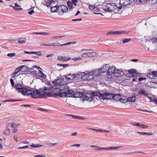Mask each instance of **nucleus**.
<instances>
[{"mask_svg":"<svg viewBox=\"0 0 157 157\" xmlns=\"http://www.w3.org/2000/svg\"><path fill=\"white\" fill-rule=\"evenodd\" d=\"M33 94H34V95H33V98H42L46 96L54 97L53 92H50L47 93L43 91V89L41 88L39 89L38 90H34Z\"/></svg>","mask_w":157,"mask_h":157,"instance_id":"f257e3e1","label":"nucleus"},{"mask_svg":"<svg viewBox=\"0 0 157 157\" xmlns=\"http://www.w3.org/2000/svg\"><path fill=\"white\" fill-rule=\"evenodd\" d=\"M16 91L18 93H22V94L25 96L30 95L33 98V92L34 90H28L25 87H23V85L21 84L17 83L15 86Z\"/></svg>","mask_w":157,"mask_h":157,"instance_id":"f03ea898","label":"nucleus"},{"mask_svg":"<svg viewBox=\"0 0 157 157\" xmlns=\"http://www.w3.org/2000/svg\"><path fill=\"white\" fill-rule=\"evenodd\" d=\"M128 73L126 75V76L128 77L131 76L132 77H134L136 76H140L141 74L137 72V70L135 69H131L128 70Z\"/></svg>","mask_w":157,"mask_h":157,"instance_id":"7ed1b4c3","label":"nucleus"},{"mask_svg":"<svg viewBox=\"0 0 157 157\" xmlns=\"http://www.w3.org/2000/svg\"><path fill=\"white\" fill-rule=\"evenodd\" d=\"M114 94H110L109 93H106L102 94L103 98L102 99H109L113 98Z\"/></svg>","mask_w":157,"mask_h":157,"instance_id":"20e7f679","label":"nucleus"},{"mask_svg":"<svg viewBox=\"0 0 157 157\" xmlns=\"http://www.w3.org/2000/svg\"><path fill=\"white\" fill-rule=\"evenodd\" d=\"M132 0H120V4L121 6H124L130 5L132 2Z\"/></svg>","mask_w":157,"mask_h":157,"instance_id":"39448f33","label":"nucleus"},{"mask_svg":"<svg viewBox=\"0 0 157 157\" xmlns=\"http://www.w3.org/2000/svg\"><path fill=\"white\" fill-rule=\"evenodd\" d=\"M116 68L114 66L109 67L107 71V74L108 75H114Z\"/></svg>","mask_w":157,"mask_h":157,"instance_id":"423d86ee","label":"nucleus"},{"mask_svg":"<svg viewBox=\"0 0 157 157\" xmlns=\"http://www.w3.org/2000/svg\"><path fill=\"white\" fill-rule=\"evenodd\" d=\"M125 32L123 31H109L107 33V35L113 34L114 35H120L124 34Z\"/></svg>","mask_w":157,"mask_h":157,"instance_id":"0eeeda50","label":"nucleus"},{"mask_svg":"<svg viewBox=\"0 0 157 157\" xmlns=\"http://www.w3.org/2000/svg\"><path fill=\"white\" fill-rule=\"evenodd\" d=\"M102 95V94L98 92H93L91 94H90L92 99L94 98V96L98 97L100 99H102V98H103Z\"/></svg>","mask_w":157,"mask_h":157,"instance_id":"6e6552de","label":"nucleus"},{"mask_svg":"<svg viewBox=\"0 0 157 157\" xmlns=\"http://www.w3.org/2000/svg\"><path fill=\"white\" fill-rule=\"evenodd\" d=\"M85 79L87 80H92L94 77L93 72H90L88 74H86L85 75Z\"/></svg>","mask_w":157,"mask_h":157,"instance_id":"1a4fd4ad","label":"nucleus"},{"mask_svg":"<svg viewBox=\"0 0 157 157\" xmlns=\"http://www.w3.org/2000/svg\"><path fill=\"white\" fill-rule=\"evenodd\" d=\"M75 75L76 78H81L82 79H85L86 73L84 72H78L75 74Z\"/></svg>","mask_w":157,"mask_h":157,"instance_id":"9d476101","label":"nucleus"},{"mask_svg":"<svg viewBox=\"0 0 157 157\" xmlns=\"http://www.w3.org/2000/svg\"><path fill=\"white\" fill-rule=\"evenodd\" d=\"M83 94L81 92H77L73 94L72 95L68 96V97H74L76 98H79L82 99Z\"/></svg>","mask_w":157,"mask_h":157,"instance_id":"9b49d317","label":"nucleus"},{"mask_svg":"<svg viewBox=\"0 0 157 157\" xmlns=\"http://www.w3.org/2000/svg\"><path fill=\"white\" fill-rule=\"evenodd\" d=\"M24 67H26L25 65H22L20 66L19 67L16 68L14 71V72L13 73V77H14V76H15L18 72H19L20 71H24V70H23V69Z\"/></svg>","mask_w":157,"mask_h":157,"instance_id":"f8f14e48","label":"nucleus"},{"mask_svg":"<svg viewBox=\"0 0 157 157\" xmlns=\"http://www.w3.org/2000/svg\"><path fill=\"white\" fill-rule=\"evenodd\" d=\"M124 74V73L122 71L116 69L114 75L116 77H119L121 76L122 75H123Z\"/></svg>","mask_w":157,"mask_h":157,"instance_id":"ddd939ff","label":"nucleus"},{"mask_svg":"<svg viewBox=\"0 0 157 157\" xmlns=\"http://www.w3.org/2000/svg\"><path fill=\"white\" fill-rule=\"evenodd\" d=\"M147 76L151 78H154L157 77V71H153L151 73L148 74Z\"/></svg>","mask_w":157,"mask_h":157,"instance_id":"4468645a","label":"nucleus"},{"mask_svg":"<svg viewBox=\"0 0 157 157\" xmlns=\"http://www.w3.org/2000/svg\"><path fill=\"white\" fill-rule=\"evenodd\" d=\"M122 146L117 147H99V150H115L117 149L120 148L122 147Z\"/></svg>","mask_w":157,"mask_h":157,"instance_id":"2eb2a0df","label":"nucleus"},{"mask_svg":"<svg viewBox=\"0 0 157 157\" xmlns=\"http://www.w3.org/2000/svg\"><path fill=\"white\" fill-rule=\"evenodd\" d=\"M71 59L70 57H67L62 56H59L58 57V59L61 61L65 62L68 61Z\"/></svg>","mask_w":157,"mask_h":157,"instance_id":"dca6fc26","label":"nucleus"},{"mask_svg":"<svg viewBox=\"0 0 157 157\" xmlns=\"http://www.w3.org/2000/svg\"><path fill=\"white\" fill-rule=\"evenodd\" d=\"M59 11L61 10L63 13L66 12L68 10L67 7L63 5L58 6Z\"/></svg>","mask_w":157,"mask_h":157,"instance_id":"f3484780","label":"nucleus"},{"mask_svg":"<svg viewBox=\"0 0 157 157\" xmlns=\"http://www.w3.org/2000/svg\"><path fill=\"white\" fill-rule=\"evenodd\" d=\"M109 66L108 64H105L103 66L101 69H100V71L101 73H104L106 71H108V69L109 68Z\"/></svg>","mask_w":157,"mask_h":157,"instance_id":"a211bd4d","label":"nucleus"},{"mask_svg":"<svg viewBox=\"0 0 157 157\" xmlns=\"http://www.w3.org/2000/svg\"><path fill=\"white\" fill-rule=\"evenodd\" d=\"M65 76L67 80L73 79L76 78L75 74H71V73L66 75H65Z\"/></svg>","mask_w":157,"mask_h":157,"instance_id":"6ab92c4d","label":"nucleus"},{"mask_svg":"<svg viewBox=\"0 0 157 157\" xmlns=\"http://www.w3.org/2000/svg\"><path fill=\"white\" fill-rule=\"evenodd\" d=\"M69 88L67 84L60 85L59 87V90L61 91H65Z\"/></svg>","mask_w":157,"mask_h":157,"instance_id":"aec40b11","label":"nucleus"},{"mask_svg":"<svg viewBox=\"0 0 157 157\" xmlns=\"http://www.w3.org/2000/svg\"><path fill=\"white\" fill-rule=\"evenodd\" d=\"M82 100L84 101L85 100L88 101H91L92 100V97L91 96V95H90L89 96H87L86 95H84L83 94Z\"/></svg>","mask_w":157,"mask_h":157,"instance_id":"412c9836","label":"nucleus"},{"mask_svg":"<svg viewBox=\"0 0 157 157\" xmlns=\"http://www.w3.org/2000/svg\"><path fill=\"white\" fill-rule=\"evenodd\" d=\"M17 40L19 44H21L26 42V39L24 37H21L17 39Z\"/></svg>","mask_w":157,"mask_h":157,"instance_id":"4be33fe9","label":"nucleus"},{"mask_svg":"<svg viewBox=\"0 0 157 157\" xmlns=\"http://www.w3.org/2000/svg\"><path fill=\"white\" fill-rule=\"evenodd\" d=\"M121 98V95L120 94H114L113 99L117 101L120 100Z\"/></svg>","mask_w":157,"mask_h":157,"instance_id":"5701e85b","label":"nucleus"},{"mask_svg":"<svg viewBox=\"0 0 157 157\" xmlns=\"http://www.w3.org/2000/svg\"><path fill=\"white\" fill-rule=\"evenodd\" d=\"M93 72L94 75H95L97 77L99 76L101 73L99 69L95 70Z\"/></svg>","mask_w":157,"mask_h":157,"instance_id":"b1692460","label":"nucleus"},{"mask_svg":"<svg viewBox=\"0 0 157 157\" xmlns=\"http://www.w3.org/2000/svg\"><path fill=\"white\" fill-rule=\"evenodd\" d=\"M88 57H97L98 56V53L95 52H88Z\"/></svg>","mask_w":157,"mask_h":157,"instance_id":"393cba45","label":"nucleus"},{"mask_svg":"<svg viewBox=\"0 0 157 157\" xmlns=\"http://www.w3.org/2000/svg\"><path fill=\"white\" fill-rule=\"evenodd\" d=\"M136 133L140 135H150L151 136L153 135V133L152 132L151 133H148L145 132H139L138 131L136 132Z\"/></svg>","mask_w":157,"mask_h":157,"instance_id":"a878e982","label":"nucleus"},{"mask_svg":"<svg viewBox=\"0 0 157 157\" xmlns=\"http://www.w3.org/2000/svg\"><path fill=\"white\" fill-rule=\"evenodd\" d=\"M157 83L156 82H147L146 84L147 86L150 87L151 88H153L154 87V85L156 84Z\"/></svg>","mask_w":157,"mask_h":157,"instance_id":"bb28decb","label":"nucleus"},{"mask_svg":"<svg viewBox=\"0 0 157 157\" xmlns=\"http://www.w3.org/2000/svg\"><path fill=\"white\" fill-rule=\"evenodd\" d=\"M38 75L40 78L43 79H45L46 77V76L40 70L39 71V73Z\"/></svg>","mask_w":157,"mask_h":157,"instance_id":"cd10ccee","label":"nucleus"},{"mask_svg":"<svg viewBox=\"0 0 157 157\" xmlns=\"http://www.w3.org/2000/svg\"><path fill=\"white\" fill-rule=\"evenodd\" d=\"M139 94L147 96L148 95V93H146V92L143 89H141L138 92Z\"/></svg>","mask_w":157,"mask_h":157,"instance_id":"c85d7f7f","label":"nucleus"},{"mask_svg":"<svg viewBox=\"0 0 157 157\" xmlns=\"http://www.w3.org/2000/svg\"><path fill=\"white\" fill-rule=\"evenodd\" d=\"M128 101L131 102H134L136 100V97L135 96L129 97L127 98Z\"/></svg>","mask_w":157,"mask_h":157,"instance_id":"c756f323","label":"nucleus"},{"mask_svg":"<svg viewBox=\"0 0 157 157\" xmlns=\"http://www.w3.org/2000/svg\"><path fill=\"white\" fill-rule=\"evenodd\" d=\"M58 6L56 5L55 6L51 7V11L52 12H56L57 11L59 10V9H58Z\"/></svg>","mask_w":157,"mask_h":157,"instance_id":"7c9ffc66","label":"nucleus"},{"mask_svg":"<svg viewBox=\"0 0 157 157\" xmlns=\"http://www.w3.org/2000/svg\"><path fill=\"white\" fill-rule=\"evenodd\" d=\"M67 5L69 9H73L74 7L73 6V4L71 2L68 1L67 2Z\"/></svg>","mask_w":157,"mask_h":157,"instance_id":"2f4dec72","label":"nucleus"},{"mask_svg":"<svg viewBox=\"0 0 157 157\" xmlns=\"http://www.w3.org/2000/svg\"><path fill=\"white\" fill-rule=\"evenodd\" d=\"M66 92L67 94V97H68V96L72 95L74 92V91L73 90H69L68 89L67 90H66Z\"/></svg>","mask_w":157,"mask_h":157,"instance_id":"473e14b6","label":"nucleus"},{"mask_svg":"<svg viewBox=\"0 0 157 157\" xmlns=\"http://www.w3.org/2000/svg\"><path fill=\"white\" fill-rule=\"evenodd\" d=\"M131 124L132 125L137 126L140 128H141L142 126V124L139 123L131 122Z\"/></svg>","mask_w":157,"mask_h":157,"instance_id":"72a5a7b5","label":"nucleus"},{"mask_svg":"<svg viewBox=\"0 0 157 157\" xmlns=\"http://www.w3.org/2000/svg\"><path fill=\"white\" fill-rule=\"evenodd\" d=\"M67 96V94L66 92V91L63 92H60V97H64Z\"/></svg>","mask_w":157,"mask_h":157,"instance_id":"f704fd0d","label":"nucleus"},{"mask_svg":"<svg viewBox=\"0 0 157 157\" xmlns=\"http://www.w3.org/2000/svg\"><path fill=\"white\" fill-rule=\"evenodd\" d=\"M34 34H40L42 35H49V33L47 32H40V33H33Z\"/></svg>","mask_w":157,"mask_h":157,"instance_id":"c9c22d12","label":"nucleus"},{"mask_svg":"<svg viewBox=\"0 0 157 157\" xmlns=\"http://www.w3.org/2000/svg\"><path fill=\"white\" fill-rule=\"evenodd\" d=\"M149 41L152 43H155L157 42V38H151L149 40Z\"/></svg>","mask_w":157,"mask_h":157,"instance_id":"e433bc0d","label":"nucleus"},{"mask_svg":"<svg viewBox=\"0 0 157 157\" xmlns=\"http://www.w3.org/2000/svg\"><path fill=\"white\" fill-rule=\"evenodd\" d=\"M103 10L104 11L106 12H108L109 13H110L112 12L111 11V10L110 9H109V6H108L106 5L105 8H104Z\"/></svg>","mask_w":157,"mask_h":157,"instance_id":"4c0bfd02","label":"nucleus"},{"mask_svg":"<svg viewBox=\"0 0 157 157\" xmlns=\"http://www.w3.org/2000/svg\"><path fill=\"white\" fill-rule=\"evenodd\" d=\"M43 145H40L39 144H32L30 145V146L31 147H32L33 148H35V147H40L42 146H43Z\"/></svg>","mask_w":157,"mask_h":157,"instance_id":"58836bf2","label":"nucleus"},{"mask_svg":"<svg viewBox=\"0 0 157 157\" xmlns=\"http://www.w3.org/2000/svg\"><path fill=\"white\" fill-rule=\"evenodd\" d=\"M114 4L113 3H110L107 4V5L108 6H109V9L111 10L112 12H113V4Z\"/></svg>","mask_w":157,"mask_h":157,"instance_id":"ea45409f","label":"nucleus"},{"mask_svg":"<svg viewBox=\"0 0 157 157\" xmlns=\"http://www.w3.org/2000/svg\"><path fill=\"white\" fill-rule=\"evenodd\" d=\"M49 46H59V43L58 42H56L55 43H51L49 44Z\"/></svg>","mask_w":157,"mask_h":157,"instance_id":"a19ab883","label":"nucleus"},{"mask_svg":"<svg viewBox=\"0 0 157 157\" xmlns=\"http://www.w3.org/2000/svg\"><path fill=\"white\" fill-rule=\"evenodd\" d=\"M4 134L7 136H9L10 134V132L9 129H5L4 131Z\"/></svg>","mask_w":157,"mask_h":157,"instance_id":"79ce46f5","label":"nucleus"},{"mask_svg":"<svg viewBox=\"0 0 157 157\" xmlns=\"http://www.w3.org/2000/svg\"><path fill=\"white\" fill-rule=\"evenodd\" d=\"M94 11V13L95 14H101V13H97L96 12H98L99 11V9L97 7H95V8L94 9V10H93Z\"/></svg>","mask_w":157,"mask_h":157,"instance_id":"37998d69","label":"nucleus"},{"mask_svg":"<svg viewBox=\"0 0 157 157\" xmlns=\"http://www.w3.org/2000/svg\"><path fill=\"white\" fill-rule=\"evenodd\" d=\"M52 88H53V86H52L51 87H49V88L47 87L46 86H44V88H43L44 90V91H46L47 90L48 91H49V90L52 89Z\"/></svg>","mask_w":157,"mask_h":157,"instance_id":"c03bdc74","label":"nucleus"},{"mask_svg":"<svg viewBox=\"0 0 157 157\" xmlns=\"http://www.w3.org/2000/svg\"><path fill=\"white\" fill-rule=\"evenodd\" d=\"M10 6L12 7L13 9L16 11H19L22 10V9L21 8L16 7L11 5H10Z\"/></svg>","mask_w":157,"mask_h":157,"instance_id":"a18cd8bd","label":"nucleus"},{"mask_svg":"<svg viewBox=\"0 0 157 157\" xmlns=\"http://www.w3.org/2000/svg\"><path fill=\"white\" fill-rule=\"evenodd\" d=\"M57 65L59 67H66L67 66H68L69 64H58Z\"/></svg>","mask_w":157,"mask_h":157,"instance_id":"49530a36","label":"nucleus"},{"mask_svg":"<svg viewBox=\"0 0 157 157\" xmlns=\"http://www.w3.org/2000/svg\"><path fill=\"white\" fill-rule=\"evenodd\" d=\"M131 39L130 38L125 39L123 40L122 43H126L130 41Z\"/></svg>","mask_w":157,"mask_h":157,"instance_id":"de8ad7c7","label":"nucleus"},{"mask_svg":"<svg viewBox=\"0 0 157 157\" xmlns=\"http://www.w3.org/2000/svg\"><path fill=\"white\" fill-rule=\"evenodd\" d=\"M7 56L10 57H12L16 56V54L15 53H8L7 55Z\"/></svg>","mask_w":157,"mask_h":157,"instance_id":"09e8293b","label":"nucleus"},{"mask_svg":"<svg viewBox=\"0 0 157 157\" xmlns=\"http://www.w3.org/2000/svg\"><path fill=\"white\" fill-rule=\"evenodd\" d=\"M64 37H65V36H53L52 37V39H57L59 38H61Z\"/></svg>","mask_w":157,"mask_h":157,"instance_id":"8fccbe9b","label":"nucleus"},{"mask_svg":"<svg viewBox=\"0 0 157 157\" xmlns=\"http://www.w3.org/2000/svg\"><path fill=\"white\" fill-rule=\"evenodd\" d=\"M122 103H125L128 102V100L126 99H123L122 98H121V99L119 100Z\"/></svg>","mask_w":157,"mask_h":157,"instance_id":"3c124183","label":"nucleus"},{"mask_svg":"<svg viewBox=\"0 0 157 157\" xmlns=\"http://www.w3.org/2000/svg\"><path fill=\"white\" fill-rule=\"evenodd\" d=\"M113 11L114 10H116L117 11V6L114 3L113 4Z\"/></svg>","mask_w":157,"mask_h":157,"instance_id":"603ef678","label":"nucleus"},{"mask_svg":"<svg viewBox=\"0 0 157 157\" xmlns=\"http://www.w3.org/2000/svg\"><path fill=\"white\" fill-rule=\"evenodd\" d=\"M60 80L59 79L52 81V83L54 84H57L59 83Z\"/></svg>","mask_w":157,"mask_h":157,"instance_id":"864d4df0","label":"nucleus"},{"mask_svg":"<svg viewBox=\"0 0 157 157\" xmlns=\"http://www.w3.org/2000/svg\"><path fill=\"white\" fill-rule=\"evenodd\" d=\"M91 147H94L95 150H99V148L100 147L98 146H95V145H91L90 146Z\"/></svg>","mask_w":157,"mask_h":157,"instance_id":"5fc2aeb1","label":"nucleus"},{"mask_svg":"<svg viewBox=\"0 0 157 157\" xmlns=\"http://www.w3.org/2000/svg\"><path fill=\"white\" fill-rule=\"evenodd\" d=\"M72 59L74 60V61H76L77 60H82V59L81 57H76V58H72Z\"/></svg>","mask_w":157,"mask_h":157,"instance_id":"6e6d98bb","label":"nucleus"},{"mask_svg":"<svg viewBox=\"0 0 157 157\" xmlns=\"http://www.w3.org/2000/svg\"><path fill=\"white\" fill-rule=\"evenodd\" d=\"M78 2V0H72L71 2L75 6H77V4Z\"/></svg>","mask_w":157,"mask_h":157,"instance_id":"4d7b16f0","label":"nucleus"},{"mask_svg":"<svg viewBox=\"0 0 157 157\" xmlns=\"http://www.w3.org/2000/svg\"><path fill=\"white\" fill-rule=\"evenodd\" d=\"M145 0H138V4H143L144 3Z\"/></svg>","mask_w":157,"mask_h":157,"instance_id":"13d9d810","label":"nucleus"},{"mask_svg":"<svg viewBox=\"0 0 157 157\" xmlns=\"http://www.w3.org/2000/svg\"><path fill=\"white\" fill-rule=\"evenodd\" d=\"M22 101V100L10 99V100H9V101H9V102H15V101Z\"/></svg>","mask_w":157,"mask_h":157,"instance_id":"bf43d9fd","label":"nucleus"},{"mask_svg":"<svg viewBox=\"0 0 157 157\" xmlns=\"http://www.w3.org/2000/svg\"><path fill=\"white\" fill-rule=\"evenodd\" d=\"M11 127L12 128H17L18 127L17 125V124H15L14 123H12L11 124Z\"/></svg>","mask_w":157,"mask_h":157,"instance_id":"052dcab7","label":"nucleus"},{"mask_svg":"<svg viewBox=\"0 0 157 157\" xmlns=\"http://www.w3.org/2000/svg\"><path fill=\"white\" fill-rule=\"evenodd\" d=\"M34 157H46L45 155H35L34 156Z\"/></svg>","mask_w":157,"mask_h":157,"instance_id":"680f3d73","label":"nucleus"},{"mask_svg":"<svg viewBox=\"0 0 157 157\" xmlns=\"http://www.w3.org/2000/svg\"><path fill=\"white\" fill-rule=\"evenodd\" d=\"M95 7L93 5H90L89 6V9L91 10H94Z\"/></svg>","mask_w":157,"mask_h":157,"instance_id":"e2e57ef3","label":"nucleus"},{"mask_svg":"<svg viewBox=\"0 0 157 157\" xmlns=\"http://www.w3.org/2000/svg\"><path fill=\"white\" fill-rule=\"evenodd\" d=\"M88 53H83L82 55V56L83 57H84V58H86L87 57H88Z\"/></svg>","mask_w":157,"mask_h":157,"instance_id":"0e129e2a","label":"nucleus"},{"mask_svg":"<svg viewBox=\"0 0 157 157\" xmlns=\"http://www.w3.org/2000/svg\"><path fill=\"white\" fill-rule=\"evenodd\" d=\"M54 97H56L59 96L60 97V93H55L53 92Z\"/></svg>","mask_w":157,"mask_h":157,"instance_id":"69168bd1","label":"nucleus"},{"mask_svg":"<svg viewBox=\"0 0 157 157\" xmlns=\"http://www.w3.org/2000/svg\"><path fill=\"white\" fill-rule=\"evenodd\" d=\"M148 127V126L146 125H145L143 124H142V126L141 128L143 129H146Z\"/></svg>","mask_w":157,"mask_h":157,"instance_id":"338daca9","label":"nucleus"},{"mask_svg":"<svg viewBox=\"0 0 157 157\" xmlns=\"http://www.w3.org/2000/svg\"><path fill=\"white\" fill-rule=\"evenodd\" d=\"M76 119L83 120L85 119V118L83 117H82L80 116H76Z\"/></svg>","mask_w":157,"mask_h":157,"instance_id":"774afa93","label":"nucleus"}]
</instances>
